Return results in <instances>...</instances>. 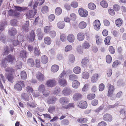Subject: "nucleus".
Masks as SVG:
<instances>
[{
  "instance_id": "1",
  "label": "nucleus",
  "mask_w": 126,
  "mask_h": 126,
  "mask_svg": "<svg viewBox=\"0 0 126 126\" xmlns=\"http://www.w3.org/2000/svg\"><path fill=\"white\" fill-rule=\"evenodd\" d=\"M17 83L15 84L14 88L15 90L18 91H20L22 90V88L24 87L25 85L24 82L22 80L17 81Z\"/></svg>"
},
{
  "instance_id": "2",
  "label": "nucleus",
  "mask_w": 126,
  "mask_h": 126,
  "mask_svg": "<svg viewBox=\"0 0 126 126\" xmlns=\"http://www.w3.org/2000/svg\"><path fill=\"white\" fill-rule=\"evenodd\" d=\"M60 102L62 105V107L66 106L69 102V99L66 97H63L60 99Z\"/></svg>"
},
{
  "instance_id": "3",
  "label": "nucleus",
  "mask_w": 126,
  "mask_h": 126,
  "mask_svg": "<svg viewBox=\"0 0 126 126\" xmlns=\"http://www.w3.org/2000/svg\"><path fill=\"white\" fill-rule=\"evenodd\" d=\"M36 11V10H35L33 13V11L32 10H29L26 14V17L29 19L32 18L36 15L37 13Z\"/></svg>"
},
{
  "instance_id": "4",
  "label": "nucleus",
  "mask_w": 126,
  "mask_h": 126,
  "mask_svg": "<svg viewBox=\"0 0 126 126\" xmlns=\"http://www.w3.org/2000/svg\"><path fill=\"white\" fill-rule=\"evenodd\" d=\"M79 13L80 16L83 17H86L88 14V12L82 8H80L79 9Z\"/></svg>"
},
{
  "instance_id": "5",
  "label": "nucleus",
  "mask_w": 126,
  "mask_h": 126,
  "mask_svg": "<svg viewBox=\"0 0 126 126\" xmlns=\"http://www.w3.org/2000/svg\"><path fill=\"white\" fill-rule=\"evenodd\" d=\"M72 92V90L70 88L66 87L64 88L62 91V94L66 96L71 94Z\"/></svg>"
},
{
  "instance_id": "6",
  "label": "nucleus",
  "mask_w": 126,
  "mask_h": 126,
  "mask_svg": "<svg viewBox=\"0 0 126 126\" xmlns=\"http://www.w3.org/2000/svg\"><path fill=\"white\" fill-rule=\"evenodd\" d=\"M57 99L54 96H49L47 99V102L49 104H54L56 103Z\"/></svg>"
},
{
  "instance_id": "7",
  "label": "nucleus",
  "mask_w": 126,
  "mask_h": 126,
  "mask_svg": "<svg viewBox=\"0 0 126 126\" xmlns=\"http://www.w3.org/2000/svg\"><path fill=\"white\" fill-rule=\"evenodd\" d=\"M17 38L18 39L20 38V39H19V40H13V45L14 46H16L19 45L20 43L22 42L23 41V37L22 36L19 35L17 37Z\"/></svg>"
},
{
  "instance_id": "8",
  "label": "nucleus",
  "mask_w": 126,
  "mask_h": 126,
  "mask_svg": "<svg viewBox=\"0 0 126 126\" xmlns=\"http://www.w3.org/2000/svg\"><path fill=\"white\" fill-rule=\"evenodd\" d=\"M103 120L106 121L111 122L112 120V117L111 115L108 113L105 114L103 117Z\"/></svg>"
},
{
  "instance_id": "9",
  "label": "nucleus",
  "mask_w": 126,
  "mask_h": 126,
  "mask_svg": "<svg viewBox=\"0 0 126 126\" xmlns=\"http://www.w3.org/2000/svg\"><path fill=\"white\" fill-rule=\"evenodd\" d=\"M93 25L94 29L97 31L98 30L100 29L101 24L99 21L96 20L93 23Z\"/></svg>"
},
{
  "instance_id": "10",
  "label": "nucleus",
  "mask_w": 126,
  "mask_h": 126,
  "mask_svg": "<svg viewBox=\"0 0 126 126\" xmlns=\"http://www.w3.org/2000/svg\"><path fill=\"white\" fill-rule=\"evenodd\" d=\"M56 81L54 80L49 79L46 83V85L48 87H52L56 85Z\"/></svg>"
},
{
  "instance_id": "11",
  "label": "nucleus",
  "mask_w": 126,
  "mask_h": 126,
  "mask_svg": "<svg viewBox=\"0 0 126 126\" xmlns=\"http://www.w3.org/2000/svg\"><path fill=\"white\" fill-rule=\"evenodd\" d=\"M78 106L81 109H84L87 107V104L86 101H81L78 104Z\"/></svg>"
},
{
  "instance_id": "12",
  "label": "nucleus",
  "mask_w": 126,
  "mask_h": 126,
  "mask_svg": "<svg viewBox=\"0 0 126 126\" xmlns=\"http://www.w3.org/2000/svg\"><path fill=\"white\" fill-rule=\"evenodd\" d=\"M8 63L9 62L11 64L15 60L14 57L13 55H8L5 59Z\"/></svg>"
},
{
  "instance_id": "13",
  "label": "nucleus",
  "mask_w": 126,
  "mask_h": 126,
  "mask_svg": "<svg viewBox=\"0 0 126 126\" xmlns=\"http://www.w3.org/2000/svg\"><path fill=\"white\" fill-rule=\"evenodd\" d=\"M82 96V94L79 93H75L73 95V99L75 101H78V100L81 99Z\"/></svg>"
},
{
  "instance_id": "14",
  "label": "nucleus",
  "mask_w": 126,
  "mask_h": 126,
  "mask_svg": "<svg viewBox=\"0 0 126 126\" xmlns=\"http://www.w3.org/2000/svg\"><path fill=\"white\" fill-rule=\"evenodd\" d=\"M108 96H111L112 94L113 93L115 89L114 86L110 84L108 88Z\"/></svg>"
},
{
  "instance_id": "15",
  "label": "nucleus",
  "mask_w": 126,
  "mask_h": 126,
  "mask_svg": "<svg viewBox=\"0 0 126 126\" xmlns=\"http://www.w3.org/2000/svg\"><path fill=\"white\" fill-rule=\"evenodd\" d=\"M67 39L69 42L71 43H72L75 41V37L73 34H69L67 36Z\"/></svg>"
},
{
  "instance_id": "16",
  "label": "nucleus",
  "mask_w": 126,
  "mask_h": 126,
  "mask_svg": "<svg viewBox=\"0 0 126 126\" xmlns=\"http://www.w3.org/2000/svg\"><path fill=\"white\" fill-rule=\"evenodd\" d=\"M58 82L61 86H64L67 85L66 81L63 78H59Z\"/></svg>"
},
{
  "instance_id": "17",
  "label": "nucleus",
  "mask_w": 126,
  "mask_h": 126,
  "mask_svg": "<svg viewBox=\"0 0 126 126\" xmlns=\"http://www.w3.org/2000/svg\"><path fill=\"white\" fill-rule=\"evenodd\" d=\"M89 62V58L87 57H85L81 61V65L84 67L87 66V64Z\"/></svg>"
},
{
  "instance_id": "18",
  "label": "nucleus",
  "mask_w": 126,
  "mask_h": 126,
  "mask_svg": "<svg viewBox=\"0 0 126 126\" xmlns=\"http://www.w3.org/2000/svg\"><path fill=\"white\" fill-rule=\"evenodd\" d=\"M36 77L37 79L40 81H42L44 79V77L41 73L38 72L37 73Z\"/></svg>"
},
{
  "instance_id": "19",
  "label": "nucleus",
  "mask_w": 126,
  "mask_h": 126,
  "mask_svg": "<svg viewBox=\"0 0 126 126\" xmlns=\"http://www.w3.org/2000/svg\"><path fill=\"white\" fill-rule=\"evenodd\" d=\"M17 31L14 28H12L10 29L9 31V34L12 36L15 35Z\"/></svg>"
},
{
  "instance_id": "20",
  "label": "nucleus",
  "mask_w": 126,
  "mask_h": 126,
  "mask_svg": "<svg viewBox=\"0 0 126 126\" xmlns=\"http://www.w3.org/2000/svg\"><path fill=\"white\" fill-rule=\"evenodd\" d=\"M84 37L85 36L84 33L82 32H79L77 35V38L79 41H83L84 39Z\"/></svg>"
},
{
  "instance_id": "21",
  "label": "nucleus",
  "mask_w": 126,
  "mask_h": 126,
  "mask_svg": "<svg viewBox=\"0 0 126 126\" xmlns=\"http://www.w3.org/2000/svg\"><path fill=\"white\" fill-rule=\"evenodd\" d=\"M27 53L26 51L24 50H23L20 51L19 56L22 59L26 58L27 57Z\"/></svg>"
},
{
  "instance_id": "22",
  "label": "nucleus",
  "mask_w": 126,
  "mask_h": 126,
  "mask_svg": "<svg viewBox=\"0 0 126 126\" xmlns=\"http://www.w3.org/2000/svg\"><path fill=\"white\" fill-rule=\"evenodd\" d=\"M44 41L45 43L47 45H49L51 42V38L48 36L45 37L44 38Z\"/></svg>"
},
{
  "instance_id": "23",
  "label": "nucleus",
  "mask_w": 126,
  "mask_h": 126,
  "mask_svg": "<svg viewBox=\"0 0 126 126\" xmlns=\"http://www.w3.org/2000/svg\"><path fill=\"white\" fill-rule=\"evenodd\" d=\"M21 97L23 100L25 101H28L29 99V96L27 93H22L21 95Z\"/></svg>"
},
{
  "instance_id": "24",
  "label": "nucleus",
  "mask_w": 126,
  "mask_h": 126,
  "mask_svg": "<svg viewBox=\"0 0 126 126\" xmlns=\"http://www.w3.org/2000/svg\"><path fill=\"white\" fill-rule=\"evenodd\" d=\"M98 75L96 74H95L93 75L92 77L91 81L93 83L95 82L98 80Z\"/></svg>"
},
{
  "instance_id": "25",
  "label": "nucleus",
  "mask_w": 126,
  "mask_h": 126,
  "mask_svg": "<svg viewBox=\"0 0 126 126\" xmlns=\"http://www.w3.org/2000/svg\"><path fill=\"white\" fill-rule=\"evenodd\" d=\"M80 84L79 82L77 80L73 81L72 83V86L74 88H78Z\"/></svg>"
},
{
  "instance_id": "26",
  "label": "nucleus",
  "mask_w": 126,
  "mask_h": 126,
  "mask_svg": "<svg viewBox=\"0 0 126 126\" xmlns=\"http://www.w3.org/2000/svg\"><path fill=\"white\" fill-rule=\"evenodd\" d=\"M15 7L16 10L19 12L23 11L27 9V8L25 7H21L18 6H15Z\"/></svg>"
},
{
  "instance_id": "27",
  "label": "nucleus",
  "mask_w": 126,
  "mask_h": 126,
  "mask_svg": "<svg viewBox=\"0 0 126 126\" xmlns=\"http://www.w3.org/2000/svg\"><path fill=\"white\" fill-rule=\"evenodd\" d=\"M86 26V23L84 21L80 22L79 24V27L81 29H83L85 28Z\"/></svg>"
},
{
  "instance_id": "28",
  "label": "nucleus",
  "mask_w": 126,
  "mask_h": 126,
  "mask_svg": "<svg viewBox=\"0 0 126 126\" xmlns=\"http://www.w3.org/2000/svg\"><path fill=\"white\" fill-rule=\"evenodd\" d=\"M48 61L47 57L45 55L42 56L41 58V62L43 63H46Z\"/></svg>"
},
{
  "instance_id": "29",
  "label": "nucleus",
  "mask_w": 126,
  "mask_h": 126,
  "mask_svg": "<svg viewBox=\"0 0 126 126\" xmlns=\"http://www.w3.org/2000/svg\"><path fill=\"white\" fill-rule=\"evenodd\" d=\"M30 37L29 38L30 40L32 42L35 39V37L34 31L32 30V31L30 34Z\"/></svg>"
},
{
  "instance_id": "30",
  "label": "nucleus",
  "mask_w": 126,
  "mask_h": 126,
  "mask_svg": "<svg viewBox=\"0 0 126 126\" xmlns=\"http://www.w3.org/2000/svg\"><path fill=\"white\" fill-rule=\"evenodd\" d=\"M81 71L80 67L79 66L75 67L73 69V71L76 74H78L80 73Z\"/></svg>"
},
{
  "instance_id": "31",
  "label": "nucleus",
  "mask_w": 126,
  "mask_h": 126,
  "mask_svg": "<svg viewBox=\"0 0 126 126\" xmlns=\"http://www.w3.org/2000/svg\"><path fill=\"white\" fill-rule=\"evenodd\" d=\"M56 107L54 106H51L49 107L48 109V111L50 113H53L55 111Z\"/></svg>"
},
{
  "instance_id": "32",
  "label": "nucleus",
  "mask_w": 126,
  "mask_h": 126,
  "mask_svg": "<svg viewBox=\"0 0 126 126\" xmlns=\"http://www.w3.org/2000/svg\"><path fill=\"white\" fill-rule=\"evenodd\" d=\"M7 25V22L6 21H4L2 22L0 25V33L2 31L4 30L5 29V26Z\"/></svg>"
},
{
  "instance_id": "33",
  "label": "nucleus",
  "mask_w": 126,
  "mask_h": 126,
  "mask_svg": "<svg viewBox=\"0 0 126 126\" xmlns=\"http://www.w3.org/2000/svg\"><path fill=\"white\" fill-rule=\"evenodd\" d=\"M59 67L57 65H53L51 67V70L53 72H56L59 69Z\"/></svg>"
},
{
  "instance_id": "34",
  "label": "nucleus",
  "mask_w": 126,
  "mask_h": 126,
  "mask_svg": "<svg viewBox=\"0 0 126 126\" xmlns=\"http://www.w3.org/2000/svg\"><path fill=\"white\" fill-rule=\"evenodd\" d=\"M89 44L87 41H85L82 45V47L84 49H87L90 47Z\"/></svg>"
},
{
  "instance_id": "35",
  "label": "nucleus",
  "mask_w": 126,
  "mask_h": 126,
  "mask_svg": "<svg viewBox=\"0 0 126 126\" xmlns=\"http://www.w3.org/2000/svg\"><path fill=\"white\" fill-rule=\"evenodd\" d=\"M96 42L97 44L98 45H100L102 43V38L99 37V36L96 35Z\"/></svg>"
},
{
  "instance_id": "36",
  "label": "nucleus",
  "mask_w": 126,
  "mask_h": 126,
  "mask_svg": "<svg viewBox=\"0 0 126 126\" xmlns=\"http://www.w3.org/2000/svg\"><path fill=\"white\" fill-rule=\"evenodd\" d=\"M78 77L75 74H72L70 75L69 77V79L70 80H76L77 79Z\"/></svg>"
},
{
  "instance_id": "37",
  "label": "nucleus",
  "mask_w": 126,
  "mask_h": 126,
  "mask_svg": "<svg viewBox=\"0 0 126 126\" xmlns=\"http://www.w3.org/2000/svg\"><path fill=\"white\" fill-rule=\"evenodd\" d=\"M40 51L38 47H35L34 48V53L35 56H39L40 55Z\"/></svg>"
},
{
  "instance_id": "38",
  "label": "nucleus",
  "mask_w": 126,
  "mask_h": 126,
  "mask_svg": "<svg viewBox=\"0 0 126 126\" xmlns=\"http://www.w3.org/2000/svg\"><path fill=\"white\" fill-rule=\"evenodd\" d=\"M48 11V7L46 6H44L42 7L41 9V12L43 14L47 13Z\"/></svg>"
},
{
  "instance_id": "39",
  "label": "nucleus",
  "mask_w": 126,
  "mask_h": 126,
  "mask_svg": "<svg viewBox=\"0 0 126 126\" xmlns=\"http://www.w3.org/2000/svg\"><path fill=\"white\" fill-rule=\"evenodd\" d=\"M51 26H49L45 27L44 28V31L45 32L48 33H49L51 30Z\"/></svg>"
},
{
  "instance_id": "40",
  "label": "nucleus",
  "mask_w": 126,
  "mask_h": 126,
  "mask_svg": "<svg viewBox=\"0 0 126 126\" xmlns=\"http://www.w3.org/2000/svg\"><path fill=\"white\" fill-rule=\"evenodd\" d=\"M45 88L44 85L43 84H41L39 86L38 90L39 92L42 93L44 90H45Z\"/></svg>"
},
{
  "instance_id": "41",
  "label": "nucleus",
  "mask_w": 126,
  "mask_h": 126,
  "mask_svg": "<svg viewBox=\"0 0 126 126\" xmlns=\"http://www.w3.org/2000/svg\"><path fill=\"white\" fill-rule=\"evenodd\" d=\"M122 20L120 18L118 19L115 21V23L118 27H119L122 25Z\"/></svg>"
},
{
  "instance_id": "42",
  "label": "nucleus",
  "mask_w": 126,
  "mask_h": 126,
  "mask_svg": "<svg viewBox=\"0 0 126 126\" xmlns=\"http://www.w3.org/2000/svg\"><path fill=\"white\" fill-rule=\"evenodd\" d=\"M27 63L28 65L31 67H32L34 65V63L33 60L32 59H29L27 61Z\"/></svg>"
},
{
  "instance_id": "43",
  "label": "nucleus",
  "mask_w": 126,
  "mask_h": 126,
  "mask_svg": "<svg viewBox=\"0 0 126 126\" xmlns=\"http://www.w3.org/2000/svg\"><path fill=\"white\" fill-rule=\"evenodd\" d=\"M100 4L102 7L104 8H107L108 5L107 1L104 0L101 1L100 2Z\"/></svg>"
},
{
  "instance_id": "44",
  "label": "nucleus",
  "mask_w": 126,
  "mask_h": 126,
  "mask_svg": "<svg viewBox=\"0 0 126 126\" xmlns=\"http://www.w3.org/2000/svg\"><path fill=\"white\" fill-rule=\"evenodd\" d=\"M62 12L61 8L60 7H58L56 8L55 10V13L58 16L60 15Z\"/></svg>"
},
{
  "instance_id": "45",
  "label": "nucleus",
  "mask_w": 126,
  "mask_h": 126,
  "mask_svg": "<svg viewBox=\"0 0 126 126\" xmlns=\"http://www.w3.org/2000/svg\"><path fill=\"white\" fill-rule=\"evenodd\" d=\"M58 27L60 29H63L64 27V24L63 21L59 22L57 24Z\"/></svg>"
},
{
  "instance_id": "46",
  "label": "nucleus",
  "mask_w": 126,
  "mask_h": 126,
  "mask_svg": "<svg viewBox=\"0 0 126 126\" xmlns=\"http://www.w3.org/2000/svg\"><path fill=\"white\" fill-rule=\"evenodd\" d=\"M111 38V37L110 36H108L107 37L104 41L105 44L106 45H109L110 44V40Z\"/></svg>"
},
{
  "instance_id": "47",
  "label": "nucleus",
  "mask_w": 126,
  "mask_h": 126,
  "mask_svg": "<svg viewBox=\"0 0 126 126\" xmlns=\"http://www.w3.org/2000/svg\"><path fill=\"white\" fill-rule=\"evenodd\" d=\"M60 91V88L58 87H56L52 92L53 94H59Z\"/></svg>"
},
{
  "instance_id": "48",
  "label": "nucleus",
  "mask_w": 126,
  "mask_h": 126,
  "mask_svg": "<svg viewBox=\"0 0 126 126\" xmlns=\"http://www.w3.org/2000/svg\"><path fill=\"white\" fill-rule=\"evenodd\" d=\"M5 70L6 72H8L10 74H11L14 72V70L11 67H8L6 68Z\"/></svg>"
},
{
  "instance_id": "49",
  "label": "nucleus",
  "mask_w": 126,
  "mask_h": 126,
  "mask_svg": "<svg viewBox=\"0 0 126 126\" xmlns=\"http://www.w3.org/2000/svg\"><path fill=\"white\" fill-rule=\"evenodd\" d=\"M27 104V106L30 107H31L34 108L36 107V104L33 102H28Z\"/></svg>"
},
{
  "instance_id": "50",
  "label": "nucleus",
  "mask_w": 126,
  "mask_h": 126,
  "mask_svg": "<svg viewBox=\"0 0 126 126\" xmlns=\"http://www.w3.org/2000/svg\"><path fill=\"white\" fill-rule=\"evenodd\" d=\"M88 7L89 9L91 10H94L96 7L95 5L93 3H90L88 5Z\"/></svg>"
},
{
  "instance_id": "51",
  "label": "nucleus",
  "mask_w": 126,
  "mask_h": 126,
  "mask_svg": "<svg viewBox=\"0 0 126 126\" xmlns=\"http://www.w3.org/2000/svg\"><path fill=\"white\" fill-rule=\"evenodd\" d=\"M21 76L22 79H26L27 78V75L25 72L24 71H22L21 73Z\"/></svg>"
},
{
  "instance_id": "52",
  "label": "nucleus",
  "mask_w": 126,
  "mask_h": 126,
  "mask_svg": "<svg viewBox=\"0 0 126 126\" xmlns=\"http://www.w3.org/2000/svg\"><path fill=\"white\" fill-rule=\"evenodd\" d=\"M77 121L78 122L82 123L86 122L87 121V120L86 118H81L79 119H78Z\"/></svg>"
},
{
  "instance_id": "53",
  "label": "nucleus",
  "mask_w": 126,
  "mask_h": 126,
  "mask_svg": "<svg viewBox=\"0 0 126 126\" xmlns=\"http://www.w3.org/2000/svg\"><path fill=\"white\" fill-rule=\"evenodd\" d=\"M82 77L83 78L85 79H88L89 77V73L86 72H83L82 73Z\"/></svg>"
},
{
  "instance_id": "54",
  "label": "nucleus",
  "mask_w": 126,
  "mask_h": 126,
  "mask_svg": "<svg viewBox=\"0 0 126 126\" xmlns=\"http://www.w3.org/2000/svg\"><path fill=\"white\" fill-rule=\"evenodd\" d=\"M0 40L4 43H5L6 41V37L3 34L0 35Z\"/></svg>"
},
{
  "instance_id": "55",
  "label": "nucleus",
  "mask_w": 126,
  "mask_h": 126,
  "mask_svg": "<svg viewBox=\"0 0 126 126\" xmlns=\"http://www.w3.org/2000/svg\"><path fill=\"white\" fill-rule=\"evenodd\" d=\"M106 60L107 63H110L111 61L112 58L110 55H108L106 56Z\"/></svg>"
},
{
  "instance_id": "56",
  "label": "nucleus",
  "mask_w": 126,
  "mask_h": 126,
  "mask_svg": "<svg viewBox=\"0 0 126 126\" xmlns=\"http://www.w3.org/2000/svg\"><path fill=\"white\" fill-rule=\"evenodd\" d=\"M95 96L94 94H90L87 95V98L89 100H92L94 98Z\"/></svg>"
},
{
  "instance_id": "57",
  "label": "nucleus",
  "mask_w": 126,
  "mask_h": 126,
  "mask_svg": "<svg viewBox=\"0 0 126 126\" xmlns=\"http://www.w3.org/2000/svg\"><path fill=\"white\" fill-rule=\"evenodd\" d=\"M7 61L4 59L2 61V67L5 68L7 66L8 64H7Z\"/></svg>"
},
{
  "instance_id": "58",
  "label": "nucleus",
  "mask_w": 126,
  "mask_h": 126,
  "mask_svg": "<svg viewBox=\"0 0 126 126\" xmlns=\"http://www.w3.org/2000/svg\"><path fill=\"white\" fill-rule=\"evenodd\" d=\"M72 47L71 45H67L65 47V50L66 52L70 51L72 49Z\"/></svg>"
},
{
  "instance_id": "59",
  "label": "nucleus",
  "mask_w": 126,
  "mask_h": 126,
  "mask_svg": "<svg viewBox=\"0 0 126 126\" xmlns=\"http://www.w3.org/2000/svg\"><path fill=\"white\" fill-rule=\"evenodd\" d=\"M75 57L73 54H70L69 56V61L71 63H73L75 61Z\"/></svg>"
},
{
  "instance_id": "60",
  "label": "nucleus",
  "mask_w": 126,
  "mask_h": 126,
  "mask_svg": "<svg viewBox=\"0 0 126 126\" xmlns=\"http://www.w3.org/2000/svg\"><path fill=\"white\" fill-rule=\"evenodd\" d=\"M42 93L44 96L47 97L49 95L50 92L49 91L45 89Z\"/></svg>"
},
{
  "instance_id": "61",
  "label": "nucleus",
  "mask_w": 126,
  "mask_h": 126,
  "mask_svg": "<svg viewBox=\"0 0 126 126\" xmlns=\"http://www.w3.org/2000/svg\"><path fill=\"white\" fill-rule=\"evenodd\" d=\"M77 50L79 54H81L83 52L82 47L80 46H79L78 47Z\"/></svg>"
},
{
  "instance_id": "62",
  "label": "nucleus",
  "mask_w": 126,
  "mask_h": 126,
  "mask_svg": "<svg viewBox=\"0 0 126 126\" xmlns=\"http://www.w3.org/2000/svg\"><path fill=\"white\" fill-rule=\"evenodd\" d=\"M7 79L8 80L11 82H13V77L12 74H10L8 75Z\"/></svg>"
},
{
  "instance_id": "63",
  "label": "nucleus",
  "mask_w": 126,
  "mask_h": 126,
  "mask_svg": "<svg viewBox=\"0 0 126 126\" xmlns=\"http://www.w3.org/2000/svg\"><path fill=\"white\" fill-rule=\"evenodd\" d=\"M74 105L73 103H70L68 104H67L66 106H63L64 108L66 109H68L69 108H73L74 107Z\"/></svg>"
},
{
  "instance_id": "64",
  "label": "nucleus",
  "mask_w": 126,
  "mask_h": 126,
  "mask_svg": "<svg viewBox=\"0 0 126 126\" xmlns=\"http://www.w3.org/2000/svg\"><path fill=\"white\" fill-rule=\"evenodd\" d=\"M62 123L63 125H67L69 124V122L68 120L65 119L62 121Z\"/></svg>"
}]
</instances>
